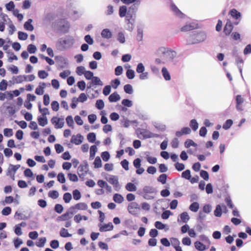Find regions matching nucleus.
I'll return each mask as SVG.
<instances>
[{
	"label": "nucleus",
	"instance_id": "bb28decb",
	"mask_svg": "<svg viewBox=\"0 0 251 251\" xmlns=\"http://www.w3.org/2000/svg\"><path fill=\"white\" fill-rule=\"evenodd\" d=\"M232 28L233 26L231 23L230 22H227L224 27V32L226 34L229 35L231 33Z\"/></svg>",
	"mask_w": 251,
	"mask_h": 251
},
{
	"label": "nucleus",
	"instance_id": "cd10ccee",
	"mask_svg": "<svg viewBox=\"0 0 251 251\" xmlns=\"http://www.w3.org/2000/svg\"><path fill=\"white\" fill-rule=\"evenodd\" d=\"M97 151V148L95 145H93L90 149V159L93 160L95 156L96 152Z\"/></svg>",
	"mask_w": 251,
	"mask_h": 251
},
{
	"label": "nucleus",
	"instance_id": "774afa93",
	"mask_svg": "<svg viewBox=\"0 0 251 251\" xmlns=\"http://www.w3.org/2000/svg\"><path fill=\"white\" fill-rule=\"evenodd\" d=\"M27 50L30 53H34L37 50V48L35 45L30 44L27 46Z\"/></svg>",
	"mask_w": 251,
	"mask_h": 251
},
{
	"label": "nucleus",
	"instance_id": "8fccbe9b",
	"mask_svg": "<svg viewBox=\"0 0 251 251\" xmlns=\"http://www.w3.org/2000/svg\"><path fill=\"white\" fill-rule=\"evenodd\" d=\"M67 176L69 180L73 182H77L78 180L77 176L75 174L69 173L67 174Z\"/></svg>",
	"mask_w": 251,
	"mask_h": 251
},
{
	"label": "nucleus",
	"instance_id": "603ef678",
	"mask_svg": "<svg viewBox=\"0 0 251 251\" xmlns=\"http://www.w3.org/2000/svg\"><path fill=\"white\" fill-rule=\"evenodd\" d=\"M170 240L172 243V245L174 247V248L179 246L180 242L177 238L173 237L170 239Z\"/></svg>",
	"mask_w": 251,
	"mask_h": 251
},
{
	"label": "nucleus",
	"instance_id": "ea45409f",
	"mask_svg": "<svg viewBox=\"0 0 251 251\" xmlns=\"http://www.w3.org/2000/svg\"><path fill=\"white\" fill-rule=\"evenodd\" d=\"M121 82L118 78H116L111 81V86L114 89H117Z\"/></svg>",
	"mask_w": 251,
	"mask_h": 251
},
{
	"label": "nucleus",
	"instance_id": "6ab92c4d",
	"mask_svg": "<svg viewBox=\"0 0 251 251\" xmlns=\"http://www.w3.org/2000/svg\"><path fill=\"white\" fill-rule=\"evenodd\" d=\"M121 99L120 96L116 92L111 94L108 98L109 100L111 102H114L118 101Z\"/></svg>",
	"mask_w": 251,
	"mask_h": 251
},
{
	"label": "nucleus",
	"instance_id": "c756f323",
	"mask_svg": "<svg viewBox=\"0 0 251 251\" xmlns=\"http://www.w3.org/2000/svg\"><path fill=\"white\" fill-rule=\"evenodd\" d=\"M75 207L77 210H84L88 208L87 205L84 202H80L75 204Z\"/></svg>",
	"mask_w": 251,
	"mask_h": 251
},
{
	"label": "nucleus",
	"instance_id": "864d4df0",
	"mask_svg": "<svg viewBox=\"0 0 251 251\" xmlns=\"http://www.w3.org/2000/svg\"><path fill=\"white\" fill-rule=\"evenodd\" d=\"M57 180L61 183H64L66 181L65 175L62 173H60L57 176Z\"/></svg>",
	"mask_w": 251,
	"mask_h": 251
},
{
	"label": "nucleus",
	"instance_id": "bf43d9fd",
	"mask_svg": "<svg viewBox=\"0 0 251 251\" xmlns=\"http://www.w3.org/2000/svg\"><path fill=\"white\" fill-rule=\"evenodd\" d=\"M104 106V103L102 100H97L96 103V107L99 110H101Z\"/></svg>",
	"mask_w": 251,
	"mask_h": 251
},
{
	"label": "nucleus",
	"instance_id": "72a5a7b5",
	"mask_svg": "<svg viewBox=\"0 0 251 251\" xmlns=\"http://www.w3.org/2000/svg\"><path fill=\"white\" fill-rule=\"evenodd\" d=\"M127 12V8L126 6L123 5L120 7L119 8V16L120 17L123 18L126 17V13Z\"/></svg>",
	"mask_w": 251,
	"mask_h": 251
},
{
	"label": "nucleus",
	"instance_id": "f257e3e1",
	"mask_svg": "<svg viewBox=\"0 0 251 251\" xmlns=\"http://www.w3.org/2000/svg\"><path fill=\"white\" fill-rule=\"evenodd\" d=\"M155 54L168 62L173 61L176 55V52L170 48L160 47L156 50Z\"/></svg>",
	"mask_w": 251,
	"mask_h": 251
},
{
	"label": "nucleus",
	"instance_id": "b1692460",
	"mask_svg": "<svg viewBox=\"0 0 251 251\" xmlns=\"http://www.w3.org/2000/svg\"><path fill=\"white\" fill-rule=\"evenodd\" d=\"M20 165H13L10 164L8 168L7 173L15 174L17 171L20 168Z\"/></svg>",
	"mask_w": 251,
	"mask_h": 251
},
{
	"label": "nucleus",
	"instance_id": "de8ad7c7",
	"mask_svg": "<svg viewBox=\"0 0 251 251\" xmlns=\"http://www.w3.org/2000/svg\"><path fill=\"white\" fill-rule=\"evenodd\" d=\"M85 72V68L83 66H78L76 68V73L78 75H84Z\"/></svg>",
	"mask_w": 251,
	"mask_h": 251
},
{
	"label": "nucleus",
	"instance_id": "e2e57ef3",
	"mask_svg": "<svg viewBox=\"0 0 251 251\" xmlns=\"http://www.w3.org/2000/svg\"><path fill=\"white\" fill-rule=\"evenodd\" d=\"M122 104L126 107H130L132 106V101L128 99H124L122 101Z\"/></svg>",
	"mask_w": 251,
	"mask_h": 251
},
{
	"label": "nucleus",
	"instance_id": "c9c22d12",
	"mask_svg": "<svg viewBox=\"0 0 251 251\" xmlns=\"http://www.w3.org/2000/svg\"><path fill=\"white\" fill-rule=\"evenodd\" d=\"M190 126L194 131H196L199 127V124L196 120L192 119L190 122Z\"/></svg>",
	"mask_w": 251,
	"mask_h": 251
},
{
	"label": "nucleus",
	"instance_id": "e433bc0d",
	"mask_svg": "<svg viewBox=\"0 0 251 251\" xmlns=\"http://www.w3.org/2000/svg\"><path fill=\"white\" fill-rule=\"evenodd\" d=\"M125 92L128 94H132L133 92L132 86L130 84H126L124 87Z\"/></svg>",
	"mask_w": 251,
	"mask_h": 251
},
{
	"label": "nucleus",
	"instance_id": "0eeeda50",
	"mask_svg": "<svg viewBox=\"0 0 251 251\" xmlns=\"http://www.w3.org/2000/svg\"><path fill=\"white\" fill-rule=\"evenodd\" d=\"M140 208L137 203L132 202L129 204L127 207V210L129 213L133 215H136L139 211Z\"/></svg>",
	"mask_w": 251,
	"mask_h": 251
},
{
	"label": "nucleus",
	"instance_id": "39448f33",
	"mask_svg": "<svg viewBox=\"0 0 251 251\" xmlns=\"http://www.w3.org/2000/svg\"><path fill=\"white\" fill-rule=\"evenodd\" d=\"M57 26V29L63 33H67L69 31L70 25L69 23L64 19H60L55 22Z\"/></svg>",
	"mask_w": 251,
	"mask_h": 251
},
{
	"label": "nucleus",
	"instance_id": "6e6d98bb",
	"mask_svg": "<svg viewBox=\"0 0 251 251\" xmlns=\"http://www.w3.org/2000/svg\"><path fill=\"white\" fill-rule=\"evenodd\" d=\"M66 123L70 127H73L74 122L72 116H68L66 119Z\"/></svg>",
	"mask_w": 251,
	"mask_h": 251
},
{
	"label": "nucleus",
	"instance_id": "7c9ffc66",
	"mask_svg": "<svg viewBox=\"0 0 251 251\" xmlns=\"http://www.w3.org/2000/svg\"><path fill=\"white\" fill-rule=\"evenodd\" d=\"M200 208V204L197 202H193L189 206V209L194 212H196L198 211Z\"/></svg>",
	"mask_w": 251,
	"mask_h": 251
},
{
	"label": "nucleus",
	"instance_id": "2f4dec72",
	"mask_svg": "<svg viewBox=\"0 0 251 251\" xmlns=\"http://www.w3.org/2000/svg\"><path fill=\"white\" fill-rule=\"evenodd\" d=\"M14 218L18 220H25L28 219V217L19 211H17L14 215Z\"/></svg>",
	"mask_w": 251,
	"mask_h": 251
},
{
	"label": "nucleus",
	"instance_id": "a18cd8bd",
	"mask_svg": "<svg viewBox=\"0 0 251 251\" xmlns=\"http://www.w3.org/2000/svg\"><path fill=\"white\" fill-rule=\"evenodd\" d=\"M4 135L7 137H10L13 135V130L11 128H5L3 130Z\"/></svg>",
	"mask_w": 251,
	"mask_h": 251
},
{
	"label": "nucleus",
	"instance_id": "3c124183",
	"mask_svg": "<svg viewBox=\"0 0 251 251\" xmlns=\"http://www.w3.org/2000/svg\"><path fill=\"white\" fill-rule=\"evenodd\" d=\"M233 124V122L231 120H227L225 123L223 125V128L224 129L227 130L229 129Z\"/></svg>",
	"mask_w": 251,
	"mask_h": 251
},
{
	"label": "nucleus",
	"instance_id": "6e6552de",
	"mask_svg": "<svg viewBox=\"0 0 251 251\" xmlns=\"http://www.w3.org/2000/svg\"><path fill=\"white\" fill-rule=\"evenodd\" d=\"M88 171V165L86 162L80 165L77 169V173L80 177L84 176Z\"/></svg>",
	"mask_w": 251,
	"mask_h": 251
},
{
	"label": "nucleus",
	"instance_id": "2eb2a0df",
	"mask_svg": "<svg viewBox=\"0 0 251 251\" xmlns=\"http://www.w3.org/2000/svg\"><path fill=\"white\" fill-rule=\"evenodd\" d=\"M99 226L100 227V230L101 232L110 231L112 230L113 228V226L112 223L110 222L104 225H101L100 224L99 225Z\"/></svg>",
	"mask_w": 251,
	"mask_h": 251
},
{
	"label": "nucleus",
	"instance_id": "f8f14e48",
	"mask_svg": "<svg viewBox=\"0 0 251 251\" xmlns=\"http://www.w3.org/2000/svg\"><path fill=\"white\" fill-rule=\"evenodd\" d=\"M132 16L127 14L126 17V29L131 31L133 29L134 20H132Z\"/></svg>",
	"mask_w": 251,
	"mask_h": 251
},
{
	"label": "nucleus",
	"instance_id": "c85d7f7f",
	"mask_svg": "<svg viewBox=\"0 0 251 251\" xmlns=\"http://www.w3.org/2000/svg\"><path fill=\"white\" fill-rule=\"evenodd\" d=\"M162 75L166 80H170L171 79L170 75L166 67H163L162 69Z\"/></svg>",
	"mask_w": 251,
	"mask_h": 251
},
{
	"label": "nucleus",
	"instance_id": "69168bd1",
	"mask_svg": "<svg viewBox=\"0 0 251 251\" xmlns=\"http://www.w3.org/2000/svg\"><path fill=\"white\" fill-rule=\"evenodd\" d=\"M126 75L128 79H132L135 76V73L133 70L129 69L126 71Z\"/></svg>",
	"mask_w": 251,
	"mask_h": 251
},
{
	"label": "nucleus",
	"instance_id": "f704fd0d",
	"mask_svg": "<svg viewBox=\"0 0 251 251\" xmlns=\"http://www.w3.org/2000/svg\"><path fill=\"white\" fill-rule=\"evenodd\" d=\"M231 16L235 19H238L241 17V14L236 9H232L230 11Z\"/></svg>",
	"mask_w": 251,
	"mask_h": 251
},
{
	"label": "nucleus",
	"instance_id": "f3484780",
	"mask_svg": "<svg viewBox=\"0 0 251 251\" xmlns=\"http://www.w3.org/2000/svg\"><path fill=\"white\" fill-rule=\"evenodd\" d=\"M101 36L103 38L109 39L112 37V34L109 29L105 28L102 30Z\"/></svg>",
	"mask_w": 251,
	"mask_h": 251
},
{
	"label": "nucleus",
	"instance_id": "aec40b11",
	"mask_svg": "<svg viewBox=\"0 0 251 251\" xmlns=\"http://www.w3.org/2000/svg\"><path fill=\"white\" fill-rule=\"evenodd\" d=\"M33 20L31 19H29L24 24V28L28 31H32L34 29V27L31 24Z\"/></svg>",
	"mask_w": 251,
	"mask_h": 251
},
{
	"label": "nucleus",
	"instance_id": "4468645a",
	"mask_svg": "<svg viewBox=\"0 0 251 251\" xmlns=\"http://www.w3.org/2000/svg\"><path fill=\"white\" fill-rule=\"evenodd\" d=\"M191 132V129L188 127H184L180 131L176 132V136L179 137L184 134H189Z\"/></svg>",
	"mask_w": 251,
	"mask_h": 251
},
{
	"label": "nucleus",
	"instance_id": "680f3d73",
	"mask_svg": "<svg viewBox=\"0 0 251 251\" xmlns=\"http://www.w3.org/2000/svg\"><path fill=\"white\" fill-rule=\"evenodd\" d=\"M73 198L75 200H79L81 197L80 192L77 189H75L73 192Z\"/></svg>",
	"mask_w": 251,
	"mask_h": 251
},
{
	"label": "nucleus",
	"instance_id": "c03bdc74",
	"mask_svg": "<svg viewBox=\"0 0 251 251\" xmlns=\"http://www.w3.org/2000/svg\"><path fill=\"white\" fill-rule=\"evenodd\" d=\"M145 70V68L143 64L142 63H138L136 67V72L138 74H140L141 73H143Z\"/></svg>",
	"mask_w": 251,
	"mask_h": 251
},
{
	"label": "nucleus",
	"instance_id": "4d7b16f0",
	"mask_svg": "<svg viewBox=\"0 0 251 251\" xmlns=\"http://www.w3.org/2000/svg\"><path fill=\"white\" fill-rule=\"evenodd\" d=\"M72 199V196L70 193H66L63 195V200L66 203H69Z\"/></svg>",
	"mask_w": 251,
	"mask_h": 251
},
{
	"label": "nucleus",
	"instance_id": "338daca9",
	"mask_svg": "<svg viewBox=\"0 0 251 251\" xmlns=\"http://www.w3.org/2000/svg\"><path fill=\"white\" fill-rule=\"evenodd\" d=\"M87 139L90 143H94L96 140V134L93 133H89L87 135Z\"/></svg>",
	"mask_w": 251,
	"mask_h": 251
},
{
	"label": "nucleus",
	"instance_id": "79ce46f5",
	"mask_svg": "<svg viewBox=\"0 0 251 251\" xmlns=\"http://www.w3.org/2000/svg\"><path fill=\"white\" fill-rule=\"evenodd\" d=\"M185 147L186 148H188L191 146L196 147L197 146V144L195 143L192 140L187 139L186 140L184 143Z\"/></svg>",
	"mask_w": 251,
	"mask_h": 251
},
{
	"label": "nucleus",
	"instance_id": "5701e85b",
	"mask_svg": "<svg viewBox=\"0 0 251 251\" xmlns=\"http://www.w3.org/2000/svg\"><path fill=\"white\" fill-rule=\"evenodd\" d=\"M39 125L42 126H45L48 123L47 117H38L37 118Z\"/></svg>",
	"mask_w": 251,
	"mask_h": 251
},
{
	"label": "nucleus",
	"instance_id": "f03ea898",
	"mask_svg": "<svg viewBox=\"0 0 251 251\" xmlns=\"http://www.w3.org/2000/svg\"><path fill=\"white\" fill-rule=\"evenodd\" d=\"M75 41L74 37L67 35L57 40L56 47L58 50H65L71 48L75 44Z\"/></svg>",
	"mask_w": 251,
	"mask_h": 251
},
{
	"label": "nucleus",
	"instance_id": "423d86ee",
	"mask_svg": "<svg viewBox=\"0 0 251 251\" xmlns=\"http://www.w3.org/2000/svg\"><path fill=\"white\" fill-rule=\"evenodd\" d=\"M106 180L114 187L116 191H119L121 186L119 182L118 177L116 176L109 175L105 177Z\"/></svg>",
	"mask_w": 251,
	"mask_h": 251
},
{
	"label": "nucleus",
	"instance_id": "dca6fc26",
	"mask_svg": "<svg viewBox=\"0 0 251 251\" xmlns=\"http://www.w3.org/2000/svg\"><path fill=\"white\" fill-rule=\"evenodd\" d=\"M190 219V217L187 212H184L179 215V218H178V222H180V220L183 223H187Z\"/></svg>",
	"mask_w": 251,
	"mask_h": 251
},
{
	"label": "nucleus",
	"instance_id": "9d476101",
	"mask_svg": "<svg viewBox=\"0 0 251 251\" xmlns=\"http://www.w3.org/2000/svg\"><path fill=\"white\" fill-rule=\"evenodd\" d=\"M83 139L84 137L82 135L80 134H77L75 135H74L72 136L71 142L76 145H78L82 143Z\"/></svg>",
	"mask_w": 251,
	"mask_h": 251
},
{
	"label": "nucleus",
	"instance_id": "a19ab883",
	"mask_svg": "<svg viewBox=\"0 0 251 251\" xmlns=\"http://www.w3.org/2000/svg\"><path fill=\"white\" fill-rule=\"evenodd\" d=\"M48 196L49 197L53 199H57L59 196V193L58 191L56 190H52L50 191L48 193Z\"/></svg>",
	"mask_w": 251,
	"mask_h": 251
},
{
	"label": "nucleus",
	"instance_id": "5fc2aeb1",
	"mask_svg": "<svg viewBox=\"0 0 251 251\" xmlns=\"http://www.w3.org/2000/svg\"><path fill=\"white\" fill-rule=\"evenodd\" d=\"M181 176L182 177L190 180L191 178V172L189 170H186V171L182 172Z\"/></svg>",
	"mask_w": 251,
	"mask_h": 251
},
{
	"label": "nucleus",
	"instance_id": "412c9836",
	"mask_svg": "<svg viewBox=\"0 0 251 251\" xmlns=\"http://www.w3.org/2000/svg\"><path fill=\"white\" fill-rule=\"evenodd\" d=\"M197 27V25L195 24H187L185 25L182 26L181 28V31H187L192 30L195 28Z\"/></svg>",
	"mask_w": 251,
	"mask_h": 251
},
{
	"label": "nucleus",
	"instance_id": "58836bf2",
	"mask_svg": "<svg viewBox=\"0 0 251 251\" xmlns=\"http://www.w3.org/2000/svg\"><path fill=\"white\" fill-rule=\"evenodd\" d=\"M8 26H9V34L12 35L13 33L16 31V27L13 24L12 21L9 19Z\"/></svg>",
	"mask_w": 251,
	"mask_h": 251
},
{
	"label": "nucleus",
	"instance_id": "13d9d810",
	"mask_svg": "<svg viewBox=\"0 0 251 251\" xmlns=\"http://www.w3.org/2000/svg\"><path fill=\"white\" fill-rule=\"evenodd\" d=\"M11 208L7 206L4 207L1 211V214L3 216H8L11 213Z\"/></svg>",
	"mask_w": 251,
	"mask_h": 251
},
{
	"label": "nucleus",
	"instance_id": "37998d69",
	"mask_svg": "<svg viewBox=\"0 0 251 251\" xmlns=\"http://www.w3.org/2000/svg\"><path fill=\"white\" fill-rule=\"evenodd\" d=\"M195 248L199 251H203L205 250L204 245L201 242L197 241L195 243Z\"/></svg>",
	"mask_w": 251,
	"mask_h": 251
},
{
	"label": "nucleus",
	"instance_id": "473e14b6",
	"mask_svg": "<svg viewBox=\"0 0 251 251\" xmlns=\"http://www.w3.org/2000/svg\"><path fill=\"white\" fill-rule=\"evenodd\" d=\"M126 189L128 191L130 192H134L137 189L136 186L134 184L129 182L126 184Z\"/></svg>",
	"mask_w": 251,
	"mask_h": 251
},
{
	"label": "nucleus",
	"instance_id": "a878e982",
	"mask_svg": "<svg viewBox=\"0 0 251 251\" xmlns=\"http://www.w3.org/2000/svg\"><path fill=\"white\" fill-rule=\"evenodd\" d=\"M113 201L118 203H121L124 200V197L119 194H115L113 196Z\"/></svg>",
	"mask_w": 251,
	"mask_h": 251
},
{
	"label": "nucleus",
	"instance_id": "1a4fd4ad",
	"mask_svg": "<svg viewBox=\"0 0 251 251\" xmlns=\"http://www.w3.org/2000/svg\"><path fill=\"white\" fill-rule=\"evenodd\" d=\"M51 123L54 126L55 128H62L64 125V118L53 117L51 119Z\"/></svg>",
	"mask_w": 251,
	"mask_h": 251
},
{
	"label": "nucleus",
	"instance_id": "a211bd4d",
	"mask_svg": "<svg viewBox=\"0 0 251 251\" xmlns=\"http://www.w3.org/2000/svg\"><path fill=\"white\" fill-rule=\"evenodd\" d=\"M171 6L172 11L176 16L180 18H183L184 17V14L174 4H172Z\"/></svg>",
	"mask_w": 251,
	"mask_h": 251
},
{
	"label": "nucleus",
	"instance_id": "393cba45",
	"mask_svg": "<svg viewBox=\"0 0 251 251\" xmlns=\"http://www.w3.org/2000/svg\"><path fill=\"white\" fill-rule=\"evenodd\" d=\"M145 154L146 155L145 158L149 163L151 164H154L156 163V158L150 156V153L149 152H146Z\"/></svg>",
	"mask_w": 251,
	"mask_h": 251
},
{
	"label": "nucleus",
	"instance_id": "0e129e2a",
	"mask_svg": "<svg viewBox=\"0 0 251 251\" xmlns=\"http://www.w3.org/2000/svg\"><path fill=\"white\" fill-rule=\"evenodd\" d=\"M28 37V35L26 33L19 31L18 32V38L21 40H25Z\"/></svg>",
	"mask_w": 251,
	"mask_h": 251
},
{
	"label": "nucleus",
	"instance_id": "4be33fe9",
	"mask_svg": "<svg viewBox=\"0 0 251 251\" xmlns=\"http://www.w3.org/2000/svg\"><path fill=\"white\" fill-rule=\"evenodd\" d=\"M154 226L155 227L160 230L165 229L166 231H167L169 230V227L167 226H166L165 224H163L161 222L159 221H156L154 223Z\"/></svg>",
	"mask_w": 251,
	"mask_h": 251
},
{
	"label": "nucleus",
	"instance_id": "4c0bfd02",
	"mask_svg": "<svg viewBox=\"0 0 251 251\" xmlns=\"http://www.w3.org/2000/svg\"><path fill=\"white\" fill-rule=\"evenodd\" d=\"M46 241L47 239L46 237L40 238L38 240V241L36 242V245L38 247H43L46 242Z\"/></svg>",
	"mask_w": 251,
	"mask_h": 251
},
{
	"label": "nucleus",
	"instance_id": "20e7f679",
	"mask_svg": "<svg viewBox=\"0 0 251 251\" xmlns=\"http://www.w3.org/2000/svg\"><path fill=\"white\" fill-rule=\"evenodd\" d=\"M157 193L156 189L152 186H145L140 194L146 200H150L154 198Z\"/></svg>",
	"mask_w": 251,
	"mask_h": 251
},
{
	"label": "nucleus",
	"instance_id": "9b49d317",
	"mask_svg": "<svg viewBox=\"0 0 251 251\" xmlns=\"http://www.w3.org/2000/svg\"><path fill=\"white\" fill-rule=\"evenodd\" d=\"M140 135H142V137L144 139L151 138L159 137L158 134L152 133L151 131L147 130H145V129H143L140 132Z\"/></svg>",
	"mask_w": 251,
	"mask_h": 251
},
{
	"label": "nucleus",
	"instance_id": "7ed1b4c3",
	"mask_svg": "<svg viewBox=\"0 0 251 251\" xmlns=\"http://www.w3.org/2000/svg\"><path fill=\"white\" fill-rule=\"evenodd\" d=\"M206 37V34L203 31H194L187 38V44L189 45L198 44L204 41Z\"/></svg>",
	"mask_w": 251,
	"mask_h": 251
},
{
	"label": "nucleus",
	"instance_id": "ddd939ff",
	"mask_svg": "<svg viewBox=\"0 0 251 251\" xmlns=\"http://www.w3.org/2000/svg\"><path fill=\"white\" fill-rule=\"evenodd\" d=\"M92 81L88 84H90L89 86H87V89H90L93 85L102 86L103 83L100 79L98 76H94L91 79Z\"/></svg>",
	"mask_w": 251,
	"mask_h": 251
},
{
	"label": "nucleus",
	"instance_id": "09e8293b",
	"mask_svg": "<svg viewBox=\"0 0 251 251\" xmlns=\"http://www.w3.org/2000/svg\"><path fill=\"white\" fill-rule=\"evenodd\" d=\"M60 235L62 237H68L72 236V234L69 233L68 230L64 228H62L61 229Z\"/></svg>",
	"mask_w": 251,
	"mask_h": 251
},
{
	"label": "nucleus",
	"instance_id": "052dcab7",
	"mask_svg": "<svg viewBox=\"0 0 251 251\" xmlns=\"http://www.w3.org/2000/svg\"><path fill=\"white\" fill-rule=\"evenodd\" d=\"M214 215L216 217H221L222 215V208L220 205H217L216 206V209L214 210Z\"/></svg>",
	"mask_w": 251,
	"mask_h": 251
},
{
	"label": "nucleus",
	"instance_id": "49530a36",
	"mask_svg": "<svg viewBox=\"0 0 251 251\" xmlns=\"http://www.w3.org/2000/svg\"><path fill=\"white\" fill-rule=\"evenodd\" d=\"M94 164L95 168H99L101 167V160L99 156L96 157Z\"/></svg>",
	"mask_w": 251,
	"mask_h": 251
}]
</instances>
